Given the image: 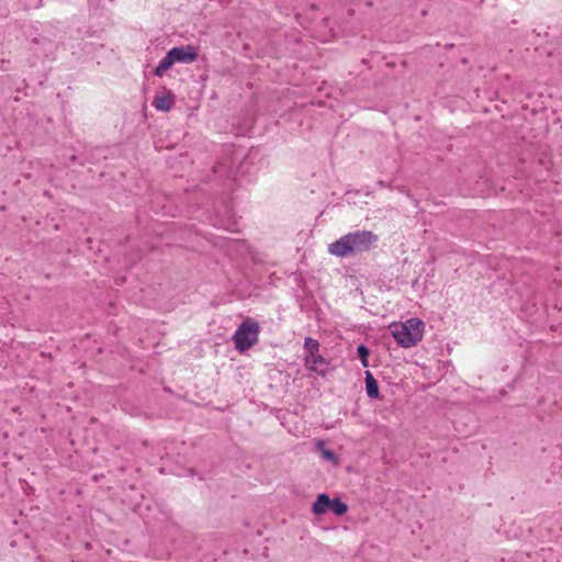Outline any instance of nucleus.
Listing matches in <instances>:
<instances>
[{"label":"nucleus","mask_w":562,"mask_h":562,"mask_svg":"<svg viewBox=\"0 0 562 562\" xmlns=\"http://www.w3.org/2000/svg\"><path fill=\"white\" fill-rule=\"evenodd\" d=\"M175 64L173 59L170 58V53L168 52L167 55L160 60L158 66L154 70V75L157 77H162L165 72L172 67Z\"/></svg>","instance_id":"nucleus-9"},{"label":"nucleus","mask_w":562,"mask_h":562,"mask_svg":"<svg viewBox=\"0 0 562 562\" xmlns=\"http://www.w3.org/2000/svg\"><path fill=\"white\" fill-rule=\"evenodd\" d=\"M366 390H367V394L369 397H371V398L379 397L378 382L369 371L366 372Z\"/></svg>","instance_id":"nucleus-8"},{"label":"nucleus","mask_w":562,"mask_h":562,"mask_svg":"<svg viewBox=\"0 0 562 562\" xmlns=\"http://www.w3.org/2000/svg\"><path fill=\"white\" fill-rule=\"evenodd\" d=\"M170 58L176 63L190 64L198 59V50L192 45L177 46L169 50Z\"/></svg>","instance_id":"nucleus-6"},{"label":"nucleus","mask_w":562,"mask_h":562,"mask_svg":"<svg viewBox=\"0 0 562 562\" xmlns=\"http://www.w3.org/2000/svg\"><path fill=\"white\" fill-rule=\"evenodd\" d=\"M153 105L156 110L168 112L173 105V99L170 93L155 98Z\"/></svg>","instance_id":"nucleus-7"},{"label":"nucleus","mask_w":562,"mask_h":562,"mask_svg":"<svg viewBox=\"0 0 562 562\" xmlns=\"http://www.w3.org/2000/svg\"><path fill=\"white\" fill-rule=\"evenodd\" d=\"M379 237L371 231H357L348 233L328 245V252L338 258H347L369 251Z\"/></svg>","instance_id":"nucleus-1"},{"label":"nucleus","mask_w":562,"mask_h":562,"mask_svg":"<svg viewBox=\"0 0 562 562\" xmlns=\"http://www.w3.org/2000/svg\"><path fill=\"white\" fill-rule=\"evenodd\" d=\"M391 333L403 348H411L422 341L424 323L419 318H409L405 323L391 325Z\"/></svg>","instance_id":"nucleus-2"},{"label":"nucleus","mask_w":562,"mask_h":562,"mask_svg":"<svg viewBox=\"0 0 562 562\" xmlns=\"http://www.w3.org/2000/svg\"><path fill=\"white\" fill-rule=\"evenodd\" d=\"M331 510L337 516H342L348 512V506L339 497L330 499L325 493L319 494L312 506L314 515H323Z\"/></svg>","instance_id":"nucleus-5"},{"label":"nucleus","mask_w":562,"mask_h":562,"mask_svg":"<svg viewBox=\"0 0 562 562\" xmlns=\"http://www.w3.org/2000/svg\"><path fill=\"white\" fill-rule=\"evenodd\" d=\"M318 447L322 449V456L324 459H326L328 461H333V462L337 461V457L334 451L323 449L324 442H318Z\"/></svg>","instance_id":"nucleus-11"},{"label":"nucleus","mask_w":562,"mask_h":562,"mask_svg":"<svg viewBox=\"0 0 562 562\" xmlns=\"http://www.w3.org/2000/svg\"><path fill=\"white\" fill-rule=\"evenodd\" d=\"M260 327L252 318H246L233 335L236 350L245 352L258 342Z\"/></svg>","instance_id":"nucleus-3"},{"label":"nucleus","mask_w":562,"mask_h":562,"mask_svg":"<svg viewBox=\"0 0 562 562\" xmlns=\"http://www.w3.org/2000/svg\"><path fill=\"white\" fill-rule=\"evenodd\" d=\"M358 356L361 359L362 366L368 367L369 349L364 345L358 347Z\"/></svg>","instance_id":"nucleus-10"},{"label":"nucleus","mask_w":562,"mask_h":562,"mask_svg":"<svg viewBox=\"0 0 562 562\" xmlns=\"http://www.w3.org/2000/svg\"><path fill=\"white\" fill-rule=\"evenodd\" d=\"M304 349L306 351L305 366L308 370L324 375L327 370V362L323 356L318 353L319 344L317 340L307 337L304 341Z\"/></svg>","instance_id":"nucleus-4"}]
</instances>
